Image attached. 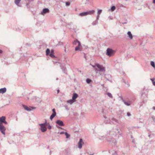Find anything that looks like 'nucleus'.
<instances>
[{
  "label": "nucleus",
  "mask_w": 155,
  "mask_h": 155,
  "mask_svg": "<svg viewBox=\"0 0 155 155\" xmlns=\"http://www.w3.org/2000/svg\"><path fill=\"white\" fill-rule=\"evenodd\" d=\"M115 8H115V6H112L111 8V11H113L115 10Z\"/></svg>",
  "instance_id": "b1692460"
},
{
  "label": "nucleus",
  "mask_w": 155,
  "mask_h": 155,
  "mask_svg": "<svg viewBox=\"0 0 155 155\" xmlns=\"http://www.w3.org/2000/svg\"><path fill=\"white\" fill-rule=\"evenodd\" d=\"M153 3L155 4V0H153Z\"/></svg>",
  "instance_id": "f704fd0d"
},
{
  "label": "nucleus",
  "mask_w": 155,
  "mask_h": 155,
  "mask_svg": "<svg viewBox=\"0 0 155 155\" xmlns=\"http://www.w3.org/2000/svg\"><path fill=\"white\" fill-rule=\"evenodd\" d=\"M6 91V89L5 88H4L1 89V93H5Z\"/></svg>",
  "instance_id": "ddd939ff"
},
{
  "label": "nucleus",
  "mask_w": 155,
  "mask_h": 155,
  "mask_svg": "<svg viewBox=\"0 0 155 155\" xmlns=\"http://www.w3.org/2000/svg\"><path fill=\"white\" fill-rule=\"evenodd\" d=\"M82 49V47L81 45V43H79L78 44V46L75 47V51H81Z\"/></svg>",
  "instance_id": "423d86ee"
},
{
  "label": "nucleus",
  "mask_w": 155,
  "mask_h": 155,
  "mask_svg": "<svg viewBox=\"0 0 155 155\" xmlns=\"http://www.w3.org/2000/svg\"><path fill=\"white\" fill-rule=\"evenodd\" d=\"M153 110H155V107H153Z\"/></svg>",
  "instance_id": "e433bc0d"
},
{
  "label": "nucleus",
  "mask_w": 155,
  "mask_h": 155,
  "mask_svg": "<svg viewBox=\"0 0 155 155\" xmlns=\"http://www.w3.org/2000/svg\"><path fill=\"white\" fill-rule=\"evenodd\" d=\"M23 107L25 110L27 111H30L35 109V107H28L25 105H23Z\"/></svg>",
  "instance_id": "39448f33"
},
{
  "label": "nucleus",
  "mask_w": 155,
  "mask_h": 155,
  "mask_svg": "<svg viewBox=\"0 0 155 155\" xmlns=\"http://www.w3.org/2000/svg\"><path fill=\"white\" fill-rule=\"evenodd\" d=\"M78 97V95L76 93H74V94L72 97V99L74 100L76 99Z\"/></svg>",
  "instance_id": "9b49d317"
},
{
  "label": "nucleus",
  "mask_w": 155,
  "mask_h": 155,
  "mask_svg": "<svg viewBox=\"0 0 155 155\" xmlns=\"http://www.w3.org/2000/svg\"><path fill=\"white\" fill-rule=\"evenodd\" d=\"M46 123V121L45 123L43 124H39L41 127V130L42 132H45L47 130Z\"/></svg>",
  "instance_id": "7ed1b4c3"
},
{
  "label": "nucleus",
  "mask_w": 155,
  "mask_h": 155,
  "mask_svg": "<svg viewBox=\"0 0 155 155\" xmlns=\"http://www.w3.org/2000/svg\"><path fill=\"white\" fill-rule=\"evenodd\" d=\"M86 81L87 83H89L91 82V80L89 79H87L86 80Z\"/></svg>",
  "instance_id": "bb28decb"
},
{
  "label": "nucleus",
  "mask_w": 155,
  "mask_h": 155,
  "mask_svg": "<svg viewBox=\"0 0 155 155\" xmlns=\"http://www.w3.org/2000/svg\"><path fill=\"white\" fill-rule=\"evenodd\" d=\"M49 10L48 8L44 9L43 10L42 12L41 13V14L42 15H44L46 13L49 12Z\"/></svg>",
  "instance_id": "1a4fd4ad"
},
{
  "label": "nucleus",
  "mask_w": 155,
  "mask_h": 155,
  "mask_svg": "<svg viewBox=\"0 0 155 155\" xmlns=\"http://www.w3.org/2000/svg\"><path fill=\"white\" fill-rule=\"evenodd\" d=\"M65 135L66 136V138H68L69 137L70 135L66 132L65 133Z\"/></svg>",
  "instance_id": "4be33fe9"
},
{
  "label": "nucleus",
  "mask_w": 155,
  "mask_h": 155,
  "mask_svg": "<svg viewBox=\"0 0 155 155\" xmlns=\"http://www.w3.org/2000/svg\"><path fill=\"white\" fill-rule=\"evenodd\" d=\"M0 52H1V53H2V51H1V50Z\"/></svg>",
  "instance_id": "ea45409f"
},
{
  "label": "nucleus",
  "mask_w": 155,
  "mask_h": 155,
  "mask_svg": "<svg viewBox=\"0 0 155 155\" xmlns=\"http://www.w3.org/2000/svg\"><path fill=\"white\" fill-rule=\"evenodd\" d=\"M83 143L84 142L83 141L82 139H81L78 143V147L79 148H81L82 147V145Z\"/></svg>",
  "instance_id": "0eeeda50"
},
{
  "label": "nucleus",
  "mask_w": 155,
  "mask_h": 155,
  "mask_svg": "<svg viewBox=\"0 0 155 155\" xmlns=\"http://www.w3.org/2000/svg\"><path fill=\"white\" fill-rule=\"evenodd\" d=\"M95 66H96V65H92V66L93 68H95Z\"/></svg>",
  "instance_id": "c9c22d12"
},
{
  "label": "nucleus",
  "mask_w": 155,
  "mask_h": 155,
  "mask_svg": "<svg viewBox=\"0 0 155 155\" xmlns=\"http://www.w3.org/2000/svg\"><path fill=\"white\" fill-rule=\"evenodd\" d=\"M124 103L125 105L127 106H129L130 104V102H124Z\"/></svg>",
  "instance_id": "a878e982"
},
{
  "label": "nucleus",
  "mask_w": 155,
  "mask_h": 155,
  "mask_svg": "<svg viewBox=\"0 0 155 155\" xmlns=\"http://www.w3.org/2000/svg\"><path fill=\"white\" fill-rule=\"evenodd\" d=\"M56 123L59 126H63L64 125L63 122L62 121L60 120H57L56 121Z\"/></svg>",
  "instance_id": "6e6552de"
},
{
  "label": "nucleus",
  "mask_w": 155,
  "mask_h": 155,
  "mask_svg": "<svg viewBox=\"0 0 155 155\" xmlns=\"http://www.w3.org/2000/svg\"><path fill=\"white\" fill-rule=\"evenodd\" d=\"M127 34L130 39H132L133 38V36L132 34L131 33L130 31H128L127 33Z\"/></svg>",
  "instance_id": "4468645a"
},
{
  "label": "nucleus",
  "mask_w": 155,
  "mask_h": 155,
  "mask_svg": "<svg viewBox=\"0 0 155 155\" xmlns=\"http://www.w3.org/2000/svg\"><path fill=\"white\" fill-rule=\"evenodd\" d=\"M58 93L59 92V90H58Z\"/></svg>",
  "instance_id": "4c0bfd02"
},
{
  "label": "nucleus",
  "mask_w": 155,
  "mask_h": 155,
  "mask_svg": "<svg viewBox=\"0 0 155 155\" xmlns=\"http://www.w3.org/2000/svg\"><path fill=\"white\" fill-rule=\"evenodd\" d=\"M115 52V51L110 48H108L107 51V54L109 56L113 55Z\"/></svg>",
  "instance_id": "20e7f679"
},
{
  "label": "nucleus",
  "mask_w": 155,
  "mask_h": 155,
  "mask_svg": "<svg viewBox=\"0 0 155 155\" xmlns=\"http://www.w3.org/2000/svg\"><path fill=\"white\" fill-rule=\"evenodd\" d=\"M31 1H33V0H31Z\"/></svg>",
  "instance_id": "a19ab883"
},
{
  "label": "nucleus",
  "mask_w": 155,
  "mask_h": 155,
  "mask_svg": "<svg viewBox=\"0 0 155 155\" xmlns=\"http://www.w3.org/2000/svg\"><path fill=\"white\" fill-rule=\"evenodd\" d=\"M127 115L128 116H130V113L129 112H128L127 113Z\"/></svg>",
  "instance_id": "473e14b6"
},
{
  "label": "nucleus",
  "mask_w": 155,
  "mask_h": 155,
  "mask_svg": "<svg viewBox=\"0 0 155 155\" xmlns=\"http://www.w3.org/2000/svg\"><path fill=\"white\" fill-rule=\"evenodd\" d=\"M51 53H52V54H54V50H51Z\"/></svg>",
  "instance_id": "7c9ffc66"
},
{
  "label": "nucleus",
  "mask_w": 155,
  "mask_h": 155,
  "mask_svg": "<svg viewBox=\"0 0 155 155\" xmlns=\"http://www.w3.org/2000/svg\"><path fill=\"white\" fill-rule=\"evenodd\" d=\"M48 128L49 129H50L51 128V126H49L48 127Z\"/></svg>",
  "instance_id": "72a5a7b5"
},
{
  "label": "nucleus",
  "mask_w": 155,
  "mask_h": 155,
  "mask_svg": "<svg viewBox=\"0 0 155 155\" xmlns=\"http://www.w3.org/2000/svg\"><path fill=\"white\" fill-rule=\"evenodd\" d=\"M87 15V12H82V13H80L79 14V15L81 16H86Z\"/></svg>",
  "instance_id": "f8f14e48"
},
{
  "label": "nucleus",
  "mask_w": 155,
  "mask_h": 155,
  "mask_svg": "<svg viewBox=\"0 0 155 155\" xmlns=\"http://www.w3.org/2000/svg\"><path fill=\"white\" fill-rule=\"evenodd\" d=\"M150 64L154 68L155 67L154 63L153 61H151Z\"/></svg>",
  "instance_id": "5701e85b"
},
{
  "label": "nucleus",
  "mask_w": 155,
  "mask_h": 155,
  "mask_svg": "<svg viewBox=\"0 0 155 155\" xmlns=\"http://www.w3.org/2000/svg\"><path fill=\"white\" fill-rule=\"evenodd\" d=\"M52 111H53V113L54 114V113H55V114H56V112L55 111V109H52Z\"/></svg>",
  "instance_id": "c756f323"
},
{
  "label": "nucleus",
  "mask_w": 155,
  "mask_h": 155,
  "mask_svg": "<svg viewBox=\"0 0 155 155\" xmlns=\"http://www.w3.org/2000/svg\"><path fill=\"white\" fill-rule=\"evenodd\" d=\"M49 55L52 58H55V57L54 54L50 53Z\"/></svg>",
  "instance_id": "412c9836"
},
{
  "label": "nucleus",
  "mask_w": 155,
  "mask_h": 155,
  "mask_svg": "<svg viewBox=\"0 0 155 155\" xmlns=\"http://www.w3.org/2000/svg\"><path fill=\"white\" fill-rule=\"evenodd\" d=\"M70 2H66V5L67 6H68V5H70Z\"/></svg>",
  "instance_id": "c85d7f7f"
},
{
  "label": "nucleus",
  "mask_w": 155,
  "mask_h": 155,
  "mask_svg": "<svg viewBox=\"0 0 155 155\" xmlns=\"http://www.w3.org/2000/svg\"><path fill=\"white\" fill-rule=\"evenodd\" d=\"M80 43V42L79 41L77 40H76L74 41L73 42V44L74 45H76L77 44H78Z\"/></svg>",
  "instance_id": "2eb2a0df"
},
{
  "label": "nucleus",
  "mask_w": 155,
  "mask_h": 155,
  "mask_svg": "<svg viewBox=\"0 0 155 155\" xmlns=\"http://www.w3.org/2000/svg\"><path fill=\"white\" fill-rule=\"evenodd\" d=\"M20 1L21 0H15V2L16 5L18 6H19V4Z\"/></svg>",
  "instance_id": "dca6fc26"
},
{
  "label": "nucleus",
  "mask_w": 155,
  "mask_h": 155,
  "mask_svg": "<svg viewBox=\"0 0 155 155\" xmlns=\"http://www.w3.org/2000/svg\"><path fill=\"white\" fill-rule=\"evenodd\" d=\"M107 95L110 97H111L112 96L111 94L110 93H107Z\"/></svg>",
  "instance_id": "cd10ccee"
},
{
  "label": "nucleus",
  "mask_w": 155,
  "mask_h": 155,
  "mask_svg": "<svg viewBox=\"0 0 155 155\" xmlns=\"http://www.w3.org/2000/svg\"><path fill=\"white\" fill-rule=\"evenodd\" d=\"M50 52V50L48 48L46 50V55H48L49 53Z\"/></svg>",
  "instance_id": "6ab92c4d"
},
{
  "label": "nucleus",
  "mask_w": 155,
  "mask_h": 155,
  "mask_svg": "<svg viewBox=\"0 0 155 155\" xmlns=\"http://www.w3.org/2000/svg\"><path fill=\"white\" fill-rule=\"evenodd\" d=\"M102 11L101 10H99L98 11V12H97V14H98L97 17H99V15L101 13Z\"/></svg>",
  "instance_id": "aec40b11"
},
{
  "label": "nucleus",
  "mask_w": 155,
  "mask_h": 155,
  "mask_svg": "<svg viewBox=\"0 0 155 155\" xmlns=\"http://www.w3.org/2000/svg\"><path fill=\"white\" fill-rule=\"evenodd\" d=\"M94 12L95 11L94 10H92L91 11H90L87 12V15L93 14L94 13Z\"/></svg>",
  "instance_id": "9d476101"
},
{
  "label": "nucleus",
  "mask_w": 155,
  "mask_h": 155,
  "mask_svg": "<svg viewBox=\"0 0 155 155\" xmlns=\"http://www.w3.org/2000/svg\"><path fill=\"white\" fill-rule=\"evenodd\" d=\"M96 66L99 69V71L100 72H102L104 73L105 72V68L103 66L99 64H96Z\"/></svg>",
  "instance_id": "f03ea898"
},
{
  "label": "nucleus",
  "mask_w": 155,
  "mask_h": 155,
  "mask_svg": "<svg viewBox=\"0 0 155 155\" xmlns=\"http://www.w3.org/2000/svg\"><path fill=\"white\" fill-rule=\"evenodd\" d=\"M150 80L152 81L153 84L155 86V81H154V79L153 78H151Z\"/></svg>",
  "instance_id": "393cba45"
},
{
  "label": "nucleus",
  "mask_w": 155,
  "mask_h": 155,
  "mask_svg": "<svg viewBox=\"0 0 155 155\" xmlns=\"http://www.w3.org/2000/svg\"><path fill=\"white\" fill-rule=\"evenodd\" d=\"M56 114H55V113L54 114L53 113L52 115H51L50 117V119L52 120V119L56 116Z\"/></svg>",
  "instance_id": "f3484780"
},
{
  "label": "nucleus",
  "mask_w": 155,
  "mask_h": 155,
  "mask_svg": "<svg viewBox=\"0 0 155 155\" xmlns=\"http://www.w3.org/2000/svg\"><path fill=\"white\" fill-rule=\"evenodd\" d=\"M74 102L73 100H70L67 101V102L70 104H72Z\"/></svg>",
  "instance_id": "a211bd4d"
},
{
  "label": "nucleus",
  "mask_w": 155,
  "mask_h": 155,
  "mask_svg": "<svg viewBox=\"0 0 155 155\" xmlns=\"http://www.w3.org/2000/svg\"><path fill=\"white\" fill-rule=\"evenodd\" d=\"M97 72H98V70H97L96 72H97Z\"/></svg>",
  "instance_id": "58836bf2"
},
{
  "label": "nucleus",
  "mask_w": 155,
  "mask_h": 155,
  "mask_svg": "<svg viewBox=\"0 0 155 155\" xmlns=\"http://www.w3.org/2000/svg\"><path fill=\"white\" fill-rule=\"evenodd\" d=\"M64 133H64V132H61L60 133H59V134H64Z\"/></svg>",
  "instance_id": "2f4dec72"
},
{
  "label": "nucleus",
  "mask_w": 155,
  "mask_h": 155,
  "mask_svg": "<svg viewBox=\"0 0 155 155\" xmlns=\"http://www.w3.org/2000/svg\"><path fill=\"white\" fill-rule=\"evenodd\" d=\"M5 117L2 116L1 117V131L2 133L4 135L5 134V127L1 125V122L5 124H7V123L5 120Z\"/></svg>",
  "instance_id": "f257e3e1"
}]
</instances>
